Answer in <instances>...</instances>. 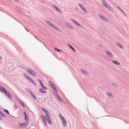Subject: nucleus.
<instances>
[{
    "label": "nucleus",
    "instance_id": "obj_21",
    "mask_svg": "<svg viewBox=\"0 0 129 129\" xmlns=\"http://www.w3.org/2000/svg\"><path fill=\"white\" fill-rule=\"evenodd\" d=\"M46 116H45V115H41V118H43V122L46 121L45 119L46 118Z\"/></svg>",
    "mask_w": 129,
    "mask_h": 129
},
{
    "label": "nucleus",
    "instance_id": "obj_10",
    "mask_svg": "<svg viewBox=\"0 0 129 129\" xmlns=\"http://www.w3.org/2000/svg\"><path fill=\"white\" fill-rule=\"evenodd\" d=\"M18 101L19 102V103L21 105L23 106V107H25V105L23 103L22 101L21 100L18 99Z\"/></svg>",
    "mask_w": 129,
    "mask_h": 129
},
{
    "label": "nucleus",
    "instance_id": "obj_58",
    "mask_svg": "<svg viewBox=\"0 0 129 129\" xmlns=\"http://www.w3.org/2000/svg\"><path fill=\"white\" fill-rule=\"evenodd\" d=\"M31 33V34L32 35H33L34 36V35H33V33Z\"/></svg>",
    "mask_w": 129,
    "mask_h": 129
},
{
    "label": "nucleus",
    "instance_id": "obj_54",
    "mask_svg": "<svg viewBox=\"0 0 129 129\" xmlns=\"http://www.w3.org/2000/svg\"><path fill=\"white\" fill-rule=\"evenodd\" d=\"M0 119L1 120H2V117H1V116H0Z\"/></svg>",
    "mask_w": 129,
    "mask_h": 129
},
{
    "label": "nucleus",
    "instance_id": "obj_24",
    "mask_svg": "<svg viewBox=\"0 0 129 129\" xmlns=\"http://www.w3.org/2000/svg\"><path fill=\"white\" fill-rule=\"evenodd\" d=\"M81 71L82 73L84 74L85 75H87L88 74L87 72H86L85 70H81Z\"/></svg>",
    "mask_w": 129,
    "mask_h": 129
},
{
    "label": "nucleus",
    "instance_id": "obj_37",
    "mask_svg": "<svg viewBox=\"0 0 129 129\" xmlns=\"http://www.w3.org/2000/svg\"><path fill=\"white\" fill-rule=\"evenodd\" d=\"M59 118L60 119L63 117V116L60 113H59Z\"/></svg>",
    "mask_w": 129,
    "mask_h": 129
},
{
    "label": "nucleus",
    "instance_id": "obj_40",
    "mask_svg": "<svg viewBox=\"0 0 129 129\" xmlns=\"http://www.w3.org/2000/svg\"><path fill=\"white\" fill-rule=\"evenodd\" d=\"M61 121H65V120H66L63 117L62 118H61Z\"/></svg>",
    "mask_w": 129,
    "mask_h": 129
},
{
    "label": "nucleus",
    "instance_id": "obj_2",
    "mask_svg": "<svg viewBox=\"0 0 129 129\" xmlns=\"http://www.w3.org/2000/svg\"><path fill=\"white\" fill-rule=\"evenodd\" d=\"M18 124L20 125L19 127L22 128L25 127L27 125L28 123V122H24L23 123H18Z\"/></svg>",
    "mask_w": 129,
    "mask_h": 129
},
{
    "label": "nucleus",
    "instance_id": "obj_26",
    "mask_svg": "<svg viewBox=\"0 0 129 129\" xmlns=\"http://www.w3.org/2000/svg\"><path fill=\"white\" fill-rule=\"evenodd\" d=\"M30 94L33 97V98L34 99H35L36 100H37V98L36 96L32 92Z\"/></svg>",
    "mask_w": 129,
    "mask_h": 129
},
{
    "label": "nucleus",
    "instance_id": "obj_6",
    "mask_svg": "<svg viewBox=\"0 0 129 129\" xmlns=\"http://www.w3.org/2000/svg\"><path fill=\"white\" fill-rule=\"evenodd\" d=\"M105 53L108 55L110 57H112L113 56V55L112 53H111L109 51L105 50Z\"/></svg>",
    "mask_w": 129,
    "mask_h": 129
},
{
    "label": "nucleus",
    "instance_id": "obj_60",
    "mask_svg": "<svg viewBox=\"0 0 129 129\" xmlns=\"http://www.w3.org/2000/svg\"><path fill=\"white\" fill-rule=\"evenodd\" d=\"M100 46L101 47V45H100Z\"/></svg>",
    "mask_w": 129,
    "mask_h": 129
},
{
    "label": "nucleus",
    "instance_id": "obj_42",
    "mask_svg": "<svg viewBox=\"0 0 129 129\" xmlns=\"http://www.w3.org/2000/svg\"><path fill=\"white\" fill-rule=\"evenodd\" d=\"M43 122V123L44 125L46 126L47 123L46 121H44Z\"/></svg>",
    "mask_w": 129,
    "mask_h": 129
},
{
    "label": "nucleus",
    "instance_id": "obj_3",
    "mask_svg": "<svg viewBox=\"0 0 129 129\" xmlns=\"http://www.w3.org/2000/svg\"><path fill=\"white\" fill-rule=\"evenodd\" d=\"M3 92L7 96L8 98L11 99L12 97L11 94L9 91H7L6 89Z\"/></svg>",
    "mask_w": 129,
    "mask_h": 129
},
{
    "label": "nucleus",
    "instance_id": "obj_28",
    "mask_svg": "<svg viewBox=\"0 0 129 129\" xmlns=\"http://www.w3.org/2000/svg\"><path fill=\"white\" fill-rule=\"evenodd\" d=\"M54 49L56 51H57V52H62V50H61L59 49H58L57 48H54Z\"/></svg>",
    "mask_w": 129,
    "mask_h": 129
},
{
    "label": "nucleus",
    "instance_id": "obj_45",
    "mask_svg": "<svg viewBox=\"0 0 129 129\" xmlns=\"http://www.w3.org/2000/svg\"><path fill=\"white\" fill-rule=\"evenodd\" d=\"M24 76H25V77L26 78V77H27V76H28V75H27L26 74H23Z\"/></svg>",
    "mask_w": 129,
    "mask_h": 129
},
{
    "label": "nucleus",
    "instance_id": "obj_51",
    "mask_svg": "<svg viewBox=\"0 0 129 129\" xmlns=\"http://www.w3.org/2000/svg\"><path fill=\"white\" fill-rule=\"evenodd\" d=\"M52 6L54 8H55L56 7V6L55 5H52Z\"/></svg>",
    "mask_w": 129,
    "mask_h": 129
},
{
    "label": "nucleus",
    "instance_id": "obj_9",
    "mask_svg": "<svg viewBox=\"0 0 129 129\" xmlns=\"http://www.w3.org/2000/svg\"><path fill=\"white\" fill-rule=\"evenodd\" d=\"M54 91V94L56 95L57 97L59 99L60 101H62L60 98V96L58 95V93H57V91L56 90V91Z\"/></svg>",
    "mask_w": 129,
    "mask_h": 129
},
{
    "label": "nucleus",
    "instance_id": "obj_46",
    "mask_svg": "<svg viewBox=\"0 0 129 129\" xmlns=\"http://www.w3.org/2000/svg\"><path fill=\"white\" fill-rule=\"evenodd\" d=\"M110 6L108 4V5H107V6H106V7L108 9L109 8V7H110Z\"/></svg>",
    "mask_w": 129,
    "mask_h": 129
},
{
    "label": "nucleus",
    "instance_id": "obj_43",
    "mask_svg": "<svg viewBox=\"0 0 129 129\" xmlns=\"http://www.w3.org/2000/svg\"><path fill=\"white\" fill-rule=\"evenodd\" d=\"M27 79L30 82L32 80V79H31V78L29 77V78H28V79Z\"/></svg>",
    "mask_w": 129,
    "mask_h": 129
},
{
    "label": "nucleus",
    "instance_id": "obj_1",
    "mask_svg": "<svg viewBox=\"0 0 129 129\" xmlns=\"http://www.w3.org/2000/svg\"><path fill=\"white\" fill-rule=\"evenodd\" d=\"M27 71L32 75L35 76L36 75V74L33 70H31V69L28 68L27 69Z\"/></svg>",
    "mask_w": 129,
    "mask_h": 129
},
{
    "label": "nucleus",
    "instance_id": "obj_5",
    "mask_svg": "<svg viewBox=\"0 0 129 129\" xmlns=\"http://www.w3.org/2000/svg\"><path fill=\"white\" fill-rule=\"evenodd\" d=\"M98 16L100 17L101 18V19L104 21L106 22H108V20L105 17L102 15L101 14H100L99 13Z\"/></svg>",
    "mask_w": 129,
    "mask_h": 129
},
{
    "label": "nucleus",
    "instance_id": "obj_53",
    "mask_svg": "<svg viewBox=\"0 0 129 129\" xmlns=\"http://www.w3.org/2000/svg\"><path fill=\"white\" fill-rule=\"evenodd\" d=\"M42 43L44 45V46H45L46 48H47V47H46V46L45 45V44H44V43H43V42H42Z\"/></svg>",
    "mask_w": 129,
    "mask_h": 129
},
{
    "label": "nucleus",
    "instance_id": "obj_22",
    "mask_svg": "<svg viewBox=\"0 0 129 129\" xmlns=\"http://www.w3.org/2000/svg\"><path fill=\"white\" fill-rule=\"evenodd\" d=\"M55 8L54 9H55L58 12L60 13H61L62 12L61 11L60 9H59L56 6Z\"/></svg>",
    "mask_w": 129,
    "mask_h": 129
},
{
    "label": "nucleus",
    "instance_id": "obj_30",
    "mask_svg": "<svg viewBox=\"0 0 129 129\" xmlns=\"http://www.w3.org/2000/svg\"><path fill=\"white\" fill-rule=\"evenodd\" d=\"M34 37L36 38V39L38 41L40 42H41V43H42V41L38 37H37L36 36H35Z\"/></svg>",
    "mask_w": 129,
    "mask_h": 129
},
{
    "label": "nucleus",
    "instance_id": "obj_52",
    "mask_svg": "<svg viewBox=\"0 0 129 129\" xmlns=\"http://www.w3.org/2000/svg\"><path fill=\"white\" fill-rule=\"evenodd\" d=\"M29 76H27V77H26V78L27 79H28V78H29Z\"/></svg>",
    "mask_w": 129,
    "mask_h": 129
},
{
    "label": "nucleus",
    "instance_id": "obj_11",
    "mask_svg": "<svg viewBox=\"0 0 129 129\" xmlns=\"http://www.w3.org/2000/svg\"><path fill=\"white\" fill-rule=\"evenodd\" d=\"M50 26L52 28L55 29L58 31H59V29L56 27L55 26L53 25V24H51V25H50Z\"/></svg>",
    "mask_w": 129,
    "mask_h": 129
},
{
    "label": "nucleus",
    "instance_id": "obj_13",
    "mask_svg": "<svg viewBox=\"0 0 129 129\" xmlns=\"http://www.w3.org/2000/svg\"><path fill=\"white\" fill-rule=\"evenodd\" d=\"M71 20L73 22H74L75 24H76L78 26H80V24L78 23L75 20L73 19H71Z\"/></svg>",
    "mask_w": 129,
    "mask_h": 129
},
{
    "label": "nucleus",
    "instance_id": "obj_19",
    "mask_svg": "<svg viewBox=\"0 0 129 129\" xmlns=\"http://www.w3.org/2000/svg\"><path fill=\"white\" fill-rule=\"evenodd\" d=\"M112 62L118 65H119L120 64V63L116 60L113 61Z\"/></svg>",
    "mask_w": 129,
    "mask_h": 129
},
{
    "label": "nucleus",
    "instance_id": "obj_47",
    "mask_svg": "<svg viewBox=\"0 0 129 129\" xmlns=\"http://www.w3.org/2000/svg\"><path fill=\"white\" fill-rule=\"evenodd\" d=\"M112 84L114 86H116L117 87H118V86L115 83H112Z\"/></svg>",
    "mask_w": 129,
    "mask_h": 129
},
{
    "label": "nucleus",
    "instance_id": "obj_55",
    "mask_svg": "<svg viewBox=\"0 0 129 129\" xmlns=\"http://www.w3.org/2000/svg\"><path fill=\"white\" fill-rule=\"evenodd\" d=\"M17 2H19L18 0H15Z\"/></svg>",
    "mask_w": 129,
    "mask_h": 129
},
{
    "label": "nucleus",
    "instance_id": "obj_36",
    "mask_svg": "<svg viewBox=\"0 0 129 129\" xmlns=\"http://www.w3.org/2000/svg\"><path fill=\"white\" fill-rule=\"evenodd\" d=\"M110 11L113 12L114 10L112 8L110 7L108 9Z\"/></svg>",
    "mask_w": 129,
    "mask_h": 129
},
{
    "label": "nucleus",
    "instance_id": "obj_27",
    "mask_svg": "<svg viewBox=\"0 0 129 129\" xmlns=\"http://www.w3.org/2000/svg\"><path fill=\"white\" fill-rule=\"evenodd\" d=\"M45 21L46 22V23L49 25L50 26V25H51V24H52L49 21H48L47 20H45Z\"/></svg>",
    "mask_w": 129,
    "mask_h": 129
},
{
    "label": "nucleus",
    "instance_id": "obj_20",
    "mask_svg": "<svg viewBox=\"0 0 129 129\" xmlns=\"http://www.w3.org/2000/svg\"><path fill=\"white\" fill-rule=\"evenodd\" d=\"M6 89L0 85V90L2 92H3L4 91L6 90Z\"/></svg>",
    "mask_w": 129,
    "mask_h": 129
},
{
    "label": "nucleus",
    "instance_id": "obj_48",
    "mask_svg": "<svg viewBox=\"0 0 129 129\" xmlns=\"http://www.w3.org/2000/svg\"><path fill=\"white\" fill-rule=\"evenodd\" d=\"M24 28L26 30L27 32H29V30H28L25 27H24Z\"/></svg>",
    "mask_w": 129,
    "mask_h": 129
},
{
    "label": "nucleus",
    "instance_id": "obj_12",
    "mask_svg": "<svg viewBox=\"0 0 129 129\" xmlns=\"http://www.w3.org/2000/svg\"><path fill=\"white\" fill-rule=\"evenodd\" d=\"M39 91L40 92L43 93H45L46 92V91L42 89L41 88H39Z\"/></svg>",
    "mask_w": 129,
    "mask_h": 129
},
{
    "label": "nucleus",
    "instance_id": "obj_18",
    "mask_svg": "<svg viewBox=\"0 0 129 129\" xmlns=\"http://www.w3.org/2000/svg\"><path fill=\"white\" fill-rule=\"evenodd\" d=\"M41 86L42 88L43 89L46 90L48 89L45 86L43 83L41 84Z\"/></svg>",
    "mask_w": 129,
    "mask_h": 129
},
{
    "label": "nucleus",
    "instance_id": "obj_23",
    "mask_svg": "<svg viewBox=\"0 0 129 129\" xmlns=\"http://www.w3.org/2000/svg\"><path fill=\"white\" fill-rule=\"evenodd\" d=\"M0 116L4 118L6 117L5 115L1 111H0Z\"/></svg>",
    "mask_w": 129,
    "mask_h": 129
},
{
    "label": "nucleus",
    "instance_id": "obj_15",
    "mask_svg": "<svg viewBox=\"0 0 129 129\" xmlns=\"http://www.w3.org/2000/svg\"><path fill=\"white\" fill-rule=\"evenodd\" d=\"M66 25L69 28L73 29V27H72L71 24L69 23H66Z\"/></svg>",
    "mask_w": 129,
    "mask_h": 129
},
{
    "label": "nucleus",
    "instance_id": "obj_33",
    "mask_svg": "<svg viewBox=\"0 0 129 129\" xmlns=\"http://www.w3.org/2000/svg\"><path fill=\"white\" fill-rule=\"evenodd\" d=\"M4 111L6 112L7 114H9L11 115L9 113V111L8 110L5 109H4Z\"/></svg>",
    "mask_w": 129,
    "mask_h": 129
},
{
    "label": "nucleus",
    "instance_id": "obj_39",
    "mask_svg": "<svg viewBox=\"0 0 129 129\" xmlns=\"http://www.w3.org/2000/svg\"><path fill=\"white\" fill-rule=\"evenodd\" d=\"M38 80H39V83H40V85L43 83L42 81L40 79H39Z\"/></svg>",
    "mask_w": 129,
    "mask_h": 129
},
{
    "label": "nucleus",
    "instance_id": "obj_49",
    "mask_svg": "<svg viewBox=\"0 0 129 129\" xmlns=\"http://www.w3.org/2000/svg\"><path fill=\"white\" fill-rule=\"evenodd\" d=\"M79 26L81 28H83V26L82 25H81L80 24V26Z\"/></svg>",
    "mask_w": 129,
    "mask_h": 129
},
{
    "label": "nucleus",
    "instance_id": "obj_32",
    "mask_svg": "<svg viewBox=\"0 0 129 129\" xmlns=\"http://www.w3.org/2000/svg\"><path fill=\"white\" fill-rule=\"evenodd\" d=\"M78 5L80 7V8H81L82 10L83 9V8H84L83 5L82 4H79Z\"/></svg>",
    "mask_w": 129,
    "mask_h": 129
},
{
    "label": "nucleus",
    "instance_id": "obj_16",
    "mask_svg": "<svg viewBox=\"0 0 129 129\" xmlns=\"http://www.w3.org/2000/svg\"><path fill=\"white\" fill-rule=\"evenodd\" d=\"M116 44L121 49H123L122 46L119 42H117L116 43Z\"/></svg>",
    "mask_w": 129,
    "mask_h": 129
},
{
    "label": "nucleus",
    "instance_id": "obj_44",
    "mask_svg": "<svg viewBox=\"0 0 129 129\" xmlns=\"http://www.w3.org/2000/svg\"><path fill=\"white\" fill-rule=\"evenodd\" d=\"M82 10H83L84 12L86 13H87V11H86V10L85 9V8H84L83 9H82Z\"/></svg>",
    "mask_w": 129,
    "mask_h": 129
},
{
    "label": "nucleus",
    "instance_id": "obj_38",
    "mask_svg": "<svg viewBox=\"0 0 129 129\" xmlns=\"http://www.w3.org/2000/svg\"><path fill=\"white\" fill-rule=\"evenodd\" d=\"M107 94L110 96H112V94L111 93L109 92H108L107 93Z\"/></svg>",
    "mask_w": 129,
    "mask_h": 129
},
{
    "label": "nucleus",
    "instance_id": "obj_50",
    "mask_svg": "<svg viewBox=\"0 0 129 129\" xmlns=\"http://www.w3.org/2000/svg\"><path fill=\"white\" fill-rule=\"evenodd\" d=\"M75 9L77 10L78 11L79 10L78 8L77 7H75Z\"/></svg>",
    "mask_w": 129,
    "mask_h": 129
},
{
    "label": "nucleus",
    "instance_id": "obj_31",
    "mask_svg": "<svg viewBox=\"0 0 129 129\" xmlns=\"http://www.w3.org/2000/svg\"><path fill=\"white\" fill-rule=\"evenodd\" d=\"M117 8L125 16L126 15V14L123 11V10L120 9L119 7H118Z\"/></svg>",
    "mask_w": 129,
    "mask_h": 129
},
{
    "label": "nucleus",
    "instance_id": "obj_17",
    "mask_svg": "<svg viewBox=\"0 0 129 129\" xmlns=\"http://www.w3.org/2000/svg\"><path fill=\"white\" fill-rule=\"evenodd\" d=\"M68 45L69 47L74 52H76V51L75 49L74 48L70 45L69 44H68Z\"/></svg>",
    "mask_w": 129,
    "mask_h": 129
},
{
    "label": "nucleus",
    "instance_id": "obj_14",
    "mask_svg": "<svg viewBox=\"0 0 129 129\" xmlns=\"http://www.w3.org/2000/svg\"><path fill=\"white\" fill-rule=\"evenodd\" d=\"M102 3L104 6L106 7L108 5V3L104 0H102Z\"/></svg>",
    "mask_w": 129,
    "mask_h": 129
},
{
    "label": "nucleus",
    "instance_id": "obj_61",
    "mask_svg": "<svg viewBox=\"0 0 129 129\" xmlns=\"http://www.w3.org/2000/svg\"><path fill=\"white\" fill-rule=\"evenodd\" d=\"M33 129H35V128H33Z\"/></svg>",
    "mask_w": 129,
    "mask_h": 129
},
{
    "label": "nucleus",
    "instance_id": "obj_41",
    "mask_svg": "<svg viewBox=\"0 0 129 129\" xmlns=\"http://www.w3.org/2000/svg\"><path fill=\"white\" fill-rule=\"evenodd\" d=\"M23 115H24L25 116H27L26 113L25 111H24L23 113Z\"/></svg>",
    "mask_w": 129,
    "mask_h": 129
},
{
    "label": "nucleus",
    "instance_id": "obj_34",
    "mask_svg": "<svg viewBox=\"0 0 129 129\" xmlns=\"http://www.w3.org/2000/svg\"><path fill=\"white\" fill-rule=\"evenodd\" d=\"M32 83H33V84H34L36 86V83L35 82V81L33 80L32 79V80L30 81Z\"/></svg>",
    "mask_w": 129,
    "mask_h": 129
},
{
    "label": "nucleus",
    "instance_id": "obj_57",
    "mask_svg": "<svg viewBox=\"0 0 129 129\" xmlns=\"http://www.w3.org/2000/svg\"><path fill=\"white\" fill-rule=\"evenodd\" d=\"M2 59V57H1L0 56V59Z\"/></svg>",
    "mask_w": 129,
    "mask_h": 129
},
{
    "label": "nucleus",
    "instance_id": "obj_29",
    "mask_svg": "<svg viewBox=\"0 0 129 129\" xmlns=\"http://www.w3.org/2000/svg\"><path fill=\"white\" fill-rule=\"evenodd\" d=\"M62 123L63 125L64 126H66V120L62 121Z\"/></svg>",
    "mask_w": 129,
    "mask_h": 129
},
{
    "label": "nucleus",
    "instance_id": "obj_59",
    "mask_svg": "<svg viewBox=\"0 0 129 129\" xmlns=\"http://www.w3.org/2000/svg\"><path fill=\"white\" fill-rule=\"evenodd\" d=\"M19 66H20V67H21V68H22V67L21 66L19 65Z\"/></svg>",
    "mask_w": 129,
    "mask_h": 129
},
{
    "label": "nucleus",
    "instance_id": "obj_35",
    "mask_svg": "<svg viewBox=\"0 0 129 129\" xmlns=\"http://www.w3.org/2000/svg\"><path fill=\"white\" fill-rule=\"evenodd\" d=\"M26 89L27 90V91L30 94L32 92L31 91V90L28 88H26Z\"/></svg>",
    "mask_w": 129,
    "mask_h": 129
},
{
    "label": "nucleus",
    "instance_id": "obj_4",
    "mask_svg": "<svg viewBox=\"0 0 129 129\" xmlns=\"http://www.w3.org/2000/svg\"><path fill=\"white\" fill-rule=\"evenodd\" d=\"M49 84L50 85L51 87L54 90V91H56V88L54 86L55 85L51 81H50L49 82Z\"/></svg>",
    "mask_w": 129,
    "mask_h": 129
},
{
    "label": "nucleus",
    "instance_id": "obj_25",
    "mask_svg": "<svg viewBox=\"0 0 129 129\" xmlns=\"http://www.w3.org/2000/svg\"><path fill=\"white\" fill-rule=\"evenodd\" d=\"M25 119L26 122H27L29 120V118L27 115L25 116Z\"/></svg>",
    "mask_w": 129,
    "mask_h": 129
},
{
    "label": "nucleus",
    "instance_id": "obj_8",
    "mask_svg": "<svg viewBox=\"0 0 129 129\" xmlns=\"http://www.w3.org/2000/svg\"><path fill=\"white\" fill-rule=\"evenodd\" d=\"M41 109L43 112L46 114V116H48L50 115L49 113L46 110L42 108H41Z\"/></svg>",
    "mask_w": 129,
    "mask_h": 129
},
{
    "label": "nucleus",
    "instance_id": "obj_7",
    "mask_svg": "<svg viewBox=\"0 0 129 129\" xmlns=\"http://www.w3.org/2000/svg\"><path fill=\"white\" fill-rule=\"evenodd\" d=\"M49 116V115H48V116H46V118L47 119V121L49 124H51V120Z\"/></svg>",
    "mask_w": 129,
    "mask_h": 129
},
{
    "label": "nucleus",
    "instance_id": "obj_56",
    "mask_svg": "<svg viewBox=\"0 0 129 129\" xmlns=\"http://www.w3.org/2000/svg\"><path fill=\"white\" fill-rule=\"evenodd\" d=\"M41 2H42V3H44V2L43 1H41Z\"/></svg>",
    "mask_w": 129,
    "mask_h": 129
}]
</instances>
